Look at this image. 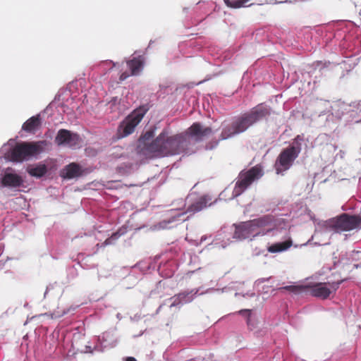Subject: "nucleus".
I'll use <instances>...</instances> for the list:
<instances>
[{
  "mask_svg": "<svg viewBox=\"0 0 361 361\" xmlns=\"http://www.w3.org/2000/svg\"><path fill=\"white\" fill-rule=\"evenodd\" d=\"M292 246V240L288 239L282 243H273L267 247L269 253L276 254L284 252Z\"/></svg>",
  "mask_w": 361,
  "mask_h": 361,
  "instance_id": "obj_17",
  "label": "nucleus"
},
{
  "mask_svg": "<svg viewBox=\"0 0 361 361\" xmlns=\"http://www.w3.org/2000/svg\"><path fill=\"white\" fill-rule=\"evenodd\" d=\"M354 266H355L356 268H357V267H358V265H357V264H355Z\"/></svg>",
  "mask_w": 361,
  "mask_h": 361,
  "instance_id": "obj_28",
  "label": "nucleus"
},
{
  "mask_svg": "<svg viewBox=\"0 0 361 361\" xmlns=\"http://www.w3.org/2000/svg\"><path fill=\"white\" fill-rule=\"evenodd\" d=\"M47 145L45 140L33 142L18 143L11 152V160L21 162L41 153Z\"/></svg>",
  "mask_w": 361,
  "mask_h": 361,
  "instance_id": "obj_3",
  "label": "nucleus"
},
{
  "mask_svg": "<svg viewBox=\"0 0 361 361\" xmlns=\"http://www.w3.org/2000/svg\"><path fill=\"white\" fill-rule=\"evenodd\" d=\"M300 149L295 147H291L283 150L279 155L276 164V171L277 173H281L288 170L293 164L294 159L298 157Z\"/></svg>",
  "mask_w": 361,
  "mask_h": 361,
  "instance_id": "obj_7",
  "label": "nucleus"
},
{
  "mask_svg": "<svg viewBox=\"0 0 361 361\" xmlns=\"http://www.w3.org/2000/svg\"><path fill=\"white\" fill-rule=\"evenodd\" d=\"M354 258H361V252H356L354 254Z\"/></svg>",
  "mask_w": 361,
  "mask_h": 361,
  "instance_id": "obj_23",
  "label": "nucleus"
},
{
  "mask_svg": "<svg viewBox=\"0 0 361 361\" xmlns=\"http://www.w3.org/2000/svg\"><path fill=\"white\" fill-rule=\"evenodd\" d=\"M79 141V136L77 134L71 133L66 129L59 130L56 137L55 142L58 145H68L70 147L75 146Z\"/></svg>",
  "mask_w": 361,
  "mask_h": 361,
  "instance_id": "obj_10",
  "label": "nucleus"
},
{
  "mask_svg": "<svg viewBox=\"0 0 361 361\" xmlns=\"http://www.w3.org/2000/svg\"><path fill=\"white\" fill-rule=\"evenodd\" d=\"M102 339H104V334H103V335H102Z\"/></svg>",
  "mask_w": 361,
  "mask_h": 361,
  "instance_id": "obj_27",
  "label": "nucleus"
},
{
  "mask_svg": "<svg viewBox=\"0 0 361 361\" xmlns=\"http://www.w3.org/2000/svg\"><path fill=\"white\" fill-rule=\"evenodd\" d=\"M42 125L41 117L39 114L33 116L27 119L22 126V129L30 133H35Z\"/></svg>",
  "mask_w": 361,
  "mask_h": 361,
  "instance_id": "obj_15",
  "label": "nucleus"
},
{
  "mask_svg": "<svg viewBox=\"0 0 361 361\" xmlns=\"http://www.w3.org/2000/svg\"><path fill=\"white\" fill-rule=\"evenodd\" d=\"M177 300L182 301L183 302H188L192 300V297L189 296L188 295L180 294L178 297L174 298V301L171 304V307L175 305Z\"/></svg>",
  "mask_w": 361,
  "mask_h": 361,
  "instance_id": "obj_20",
  "label": "nucleus"
},
{
  "mask_svg": "<svg viewBox=\"0 0 361 361\" xmlns=\"http://www.w3.org/2000/svg\"><path fill=\"white\" fill-rule=\"evenodd\" d=\"M126 361H137L133 357H128L126 358Z\"/></svg>",
  "mask_w": 361,
  "mask_h": 361,
  "instance_id": "obj_24",
  "label": "nucleus"
},
{
  "mask_svg": "<svg viewBox=\"0 0 361 361\" xmlns=\"http://www.w3.org/2000/svg\"><path fill=\"white\" fill-rule=\"evenodd\" d=\"M266 113L262 106H257L250 112L243 114L237 118L231 127L224 129L222 132L223 139H228L236 134L244 132L253 123L262 118Z\"/></svg>",
  "mask_w": 361,
  "mask_h": 361,
  "instance_id": "obj_2",
  "label": "nucleus"
},
{
  "mask_svg": "<svg viewBox=\"0 0 361 361\" xmlns=\"http://www.w3.org/2000/svg\"><path fill=\"white\" fill-rule=\"evenodd\" d=\"M145 110L142 108L135 110L120 124L117 130V138L121 139L131 134L142 119Z\"/></svg>",
  "mask_w": 361,
  "mask_h": 361,
  "instance_id": "obj_6",
  "label": "nucleus"
},
{
  "mask_svg": "<svg viewBox=\"0 0 361 361\" xmlns=\"http://www.w3.org/2000/svg\"><path fill=\"white\" fill-rule=\"evenodd\" d=\"M212 130L209 128H203L199 123H194L187 131L186 135L190 138L198 140L209 135Z\"/></svg>",
  "mask_w": 361,
  "mask_h": 361,
  "instance_id": "obj_12",
  "label": "nucleus"
},
{
  "mask_svg": "<svg viewBox=\"0 0 361 361\" xmlns=\"http://www.w3.org/2000/svg\"><path fill=\"white\" fill-rule=\"evenodd\" d=\"M109 241V239L106 240L105 243L106 244H109L110 243Z\"/></svg>",
  "mask_w": 361,
  "mask_h": 361,
  "instance_id": "obj_26",
  "label": "nucleus"
},
{
  "mask_svg": "<svg viewBox=\"0 0 361 361\" xmlns=\"http://www.w3.org/2000/svg\"><path fill=\"white\" fill-rule=\"evenodd\" d=\"M288 288L291 289L293 290H296V289L299 288L298 287H288Z\"/></svg>",
  "mask_w": 361,
  "mask_h": 361,
  "instance_id": "obj_25",
  "label": "nucleus"
},
{
  "mask_svg": "<svg viewBox=\"0 0 361 361\" xmlns=\"http://www.w3.org/2000/svg\"><path fill=\"white\" fill-rule=\"evenodd\" d=\"M47 166L44 164L29 166L27 168V172L29 175L36 178H42L47 173Z\"/></svg>",
  "mask_w": 361,
  "mask_h": 361,
  "instance_id": "obj_16",
  "label": "nucleus"
},
{
  "mask_svg": "<svg viewBox=\"0 0 361 361\" xmlns=\"http://www.w3.org/2000/svg\"><path fill=\"white\" fill-rule=\"evenodd\" d=\"M263 175L262 170L260 166H255L247 171H242L236 182L233 189V195L231 197L234 198L240 195L253 181L259 179Z\"/></svg>",
  "mask_w": 361,
  "mask_h": 361,
  "instance_id": "obj_5",
  "label": "nucleus"
},
{
  "mask_svg": "<svg viewBox=\"0 0 361 361\" xmlns=\"http://www.w3.org/2000/svg\"><path fill=\"white\" fill-rule=\"evenodd\" d=\"M235 228L234 238L238 240L250 238V240H253L258 236H276L286 233L288 228V224L283 219H274L266 216L241 222L235 225Z\"/></svg>",
  "mask_w": 361,
  "mask_h": 361,
  "instance_id": "obj_1",
  "label": "nucleus"
},
{
  "mask_svg": "<svg viewBox=\"0 0 361 361\" xmlns=\"http://www.w3.org/2000/svg\"><path fill=\"white\" fill-rule=\"evenodd\" d=\"M1 184L5 187L18 188L23 185V178L13 173H6L1 180Z\"/></svg>",
  "mask_w": 361,
  "mask_h": 361,
  "instance_id": "obj_13",
  "label": "nucleus"
},
{
  "mask_svg": "<svg viewBox=\"0 0 361 361\" xmlns=\"http://www.w3.org/2000/svg\"><path fill=\"white\" fill-rule=\"evenodd\" d=\"M82 170L80 165L71 163L62 169L60 176L65 179H71L80 176Z\"/></svg>",
  "mask_w": 361,
  "mask_h": 361,
  "instance_id": "obj_14",
  "label": "nucleus"
},
{
  "mask_svg": "<svg viewBox=\"0 0 361 361\" xmlns=\"http://www.w3.org/2000/svg\"><path fill=\"white\" fill-rule=\"evenodd\" d=\"M211 200L212 198L209 195L204 196L200 198L199 202L192 204L188 209V211L192 213L199 212L203 208L206 207L207 206L208 202Z\"/></svg>",
  "mask_w": 361,
  "mask_h": 361,
  "instance_id": "obj_18",
  "label": "nucleus"
},
{
  "mask_svg": "<svg viewBox=\"0 0 361 361\" xmlns=\"http://www.w3.org/2000/svg\"><path fill=\"white\" fill-rule=\"evenodd\" d=\"M310 288L313 295L322 298H326L333 290H336L334 285L326 283H316Z\"/></svg>",
  "mask_w": 361,
  "mask_h": 361,
  "instance_id": "obj_11",
  "label": "nucleus"
},
{
  "mask_svg": "<svg viewBox=\"0 0 361 361\" xmlns=\"http://www.w3.org/2000/svg\"><path fill=\"white\" fill-rule=\"evenodd\" d=\"M184 137V135H178L169 137L168 135L163 132L152 145V149L157 152L159 155L173 154L176 152V150L173 147L181 144Z\"/></svg>",
  "mask_w": 361,
  "mask_h": 361,
  "instance_id": "obj_4",
  "label": "nucleus"
},
{
  "mask_svg": "<svg viewBox=\"0 0 361 361\" xmlns=\"http://www.w3.org/2000/svg\"><path fill=\"white\" fill-rule=\"evenodd\" d=\"M360 219L356 216L343 215L329 221V226L334 227L337 231H350L359 227Z\"/></svg>",
  "mask_w": 361,
  "mask_h": 361,
  "instance_id": "obj_8",
  "label": "nucleus"
},
{
  "mask_svg": "<svg viewBox=\"0 0 361 361\" xmlns=\"http://www.w3.org/2000/svg\"><path fill=\"white\" fill-rule=\"evenodd\" d=\"M145 59L141 55H133L132 59L127 61V66L130 70V73L123 72L120 75V80H124L130 75H139L144 67Z\"/></svg>",
  "mask_w": 361,
  "mask_h": 361,
  "instance_id": "obj_9",
  "label": "nucleus"
},
{
  "mask_svg": "<svg viewBox=\"0 0 361 361\" xmlns=\"http://www.w3.org/2000/svg\"><path fill=\"white\" fill-rule=\"evenodd\" d=\"M242 313H245V314H247L249 317H248V319H247V324L249 326L251 325V315H250V312L249 310H243L241 311Z\"/></svg>",
  "mask_w": 361,
  "mask_h": 361,
  "instance_id": "obj_21",
  "label": "nucleus"
},
{
  "mask_svg": "<svg viewBox=\"0 0 361 361\" xmlns=\"http://www.w3.org/2000/svg\"><path fill=\"white\" fill-rule=\"evenodd\" d=\"M152 136V133L151 132H147V133L145 134V135H144L143 138H144V139H149V137H151Z\"/></svg>",
  "mask_w": 361,
  "mask_h": 361,
  "instance_id": "obj_22",
  "label": "nucleus"
},
{
  "mask_svg": "<svg viewBox=\"0 0 361 361\" xmlns=\"http://www.w3.org/2000/svg\"><path fill=\"white\" fill-rule=\"evenodd\" d=\"M225 4L233 8H238L243 6H245V4L250 1V0H235V1H230V0H224Z\"/></svg>",
  "mask_w": 361,
  "mask_h": 361,
  "instance_id": "obj_19",
  "label": "nucleus"
}]
</instances>
